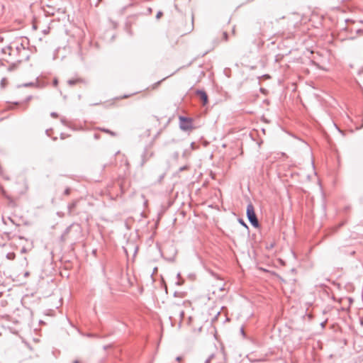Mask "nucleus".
<instances>
[{"instance_id": "nucleus-1", "label": "nucleus", "mask_w": 363, "mask_h": 363, "mask_svg": "<svg viewBox=\"0 0 363 363\" xmlns=\"http://www.w3.org/2000/svg\"><path fill=\"white\" fill-rule=\"evenodd\" d=\"M246 213L247 218L250 224L255 228H258L259 226V223L255 212L254 206L252 203H249L247 205Z\"/></svg>"}, {"instance_id": "nucleus-2", "label": "nucleus", "mask_w": 363, "mask_h": 363, "mask_svg": "<svg viewBox=\"0 0 363 363\" xmlns=\"http://www.w3.org/2000/svg\"><path fill=\"white\" fill-rule=\"evenodd\" d=\"M179 121V128L183 131H190L194 128L191 118L180 116Z\"/></svg>"}, {"instance_id": "nucleus-3", "label": "nucleus", "mask_w": 363, "mask_h": 363, "mask_svg": "<svg viewBox=\"0 0 363 363\" xmlns=\"http://www.w3.org/2000/svg\"><path fill=\"white\" fill-rule=\"evenodd\" d=\"M26 51V48L24 47V45L22 43H20L16 45V55L17 57L16 61L18 62H21L23 60L24 56H23L21 55V53L24 52Z\"/></svg>"}, {"instance_id": "nucleus-4", "label": "nucleus", "mask_w": 363, "mask_h": 363, "mask_svg": "<svg viewBox=\"0 0 363 363\" xmlns=\"http://www.w3.org/2000/svg\"><path fill=\"white\" fill-rule=\"evenodd\" d=\"M196 94L200 97L203 105H206L208 103V96L205 91L198 89L196 90Z\"/></svg>"}, {"instance_id": "nucleus-5", "label": "nucleus", "mask_w": 363, "mask_h": 363, "mask_svg": "<svg viewBox=\"0 0 363 363\" xmlns=\"http://www.w3.org/2000/svg\"><path fill=\"white\" fill-rule=\"evenodd\" d=\"M172 309L174 312H178L180 318V323L182 321L184 316V311L181 309V307L179 304H174L172 306Z\"/></svg>"}, {"instance_id": "nucleus-6", "label": "nucleus", "mask_w": 363, "mask_h": 363, "mask_svg": "<svg viewBox=\"0 0 363 363\" xmlns=\"http://www.w3.org/2000/svg\"><path fill=\"white\" fill-rule=\"evenodd\" d=\"M13 52V48L11 45H9L2 49V52L6 54L8 52L9 55H11Z\"/></svg>"}, {"instance_id": "nucleus-7", "label": "nucleus", "mask_w": 363, "mask_h": 363, "mask_svg": "<svg viewBox=\"0 0 363 363\" xmlns=\"http://www.w3.org/2000/svg\"><path fill=\"white\" fill-rule=\"evenodd\" d=\"M146 155H147V150H145L142 155V161H141V164H140L141 166H143L145 164V162L147 161V158Z\"/></svg>"}, {"instance_id": "nucleus-8", "label": "nucleus", "mask_w": 363, "mask_h": 363, "mask_svg": "<svg viewBox=\"0 0 363 363\" xmlns=\"http://www.w3.org/2000/svg\"><path fill=\"white\" fill-rule=\"evenodd\" d=\"M76 205H77V201H73L72 203L69 204V206H68L69 214H72V212L73 209L76 207Z\"/></svg>"}, {"instance_id": "nucleus-9", "label": "nucleus", "mask_w": 363, "mask_h": 363, "mask_svg": "<svg viewBox=\"0 0 363 363\" xmlns=\"http://www.w3.org/2000/svg\"><path fill=\"white\" fill-rule=\"evenodd\" d=\"M6 257L8 259L13 260L15 259L16 255L13 252H9V253H7Z\"/></svg>"}, {"instance_id": "nucleus-10", "label": "nucleus", "mask_w": 363, "mask_h": 363, "mask_svg": "<svg viewBox=\"0 0 363 363\" xmlns=\"http://www.w3.org/2000/svg\"><path fill=\"white\" fill-rule=\"evenodd\" d=\"M79 81H80V79H69L67 81V83H68L69 85L73 86V85L76 84Z\"/></svg>"}, {"instance_id": "nucleus-11", "label": "nucleus", "mask_w": 363, "mask_h": 363, "mask_svg": "<svg viewBox=\"0 0 363 363\" xmlns=\"http://www.w3.org/2000/svg\"><path fill=\"white\" fill-rule=\"evenodd\" d=\"M101 131L104 132V133H109L110 135H113V136H115L116 135V133L108 130V129H106V128H101L100 129Z\"/></svg>"}, {"instance_id": "nucleus-12", "label": "nucleus", "mask_w": 363, "mask_h": 363, "mask_svg": "<svg viewBox=\"0 0 363 363\" xmlns=\"http://www.w3.org/2000/svg\"><path fill=\"white\" fill-rule=\"evenodd\" d=\"M214 354H211L209 357L205 360L204 363H210L211 359L214 358Z\"/></svg>"}, {"instance_id": "nucleus-13", "label": "nucleus", "mask_w": 363, "mask_h": 363, "mask_svg": "<svg viewBox=\"0 0 363 363\" xmlns=\"http://www.w3.org/2000/svg\"><path fill=\"white\" fill-rule=\"evenodd\" d=\"M238 221L242 226H244L247 230H248V226L242 219L239 218Z\"/></svg>"}, {"instance_id": "nucleus-14", "label": "nucleus", "mask_w": 363, "mask_h": 363, "mask_svg": "<svg viewBox=\"0 0 363 363\" xmlns=\"http://www.w3.org/2000/svg\"><path fill=\"white\" fill-rule=\"evenodd\" d=\"M6 78H3L1 80V86L2 88H4L5 86H6Z\"/></svg>"}, {"instance_id": "nucleus-15", "label": "nucleus", "mask_w": 363, "mask_h": 363, "mask_svg": "<svg viewBox=\"0 0 363 363\" xmlns=\"http://www.w3.org/2000/svg\"><path fill=\"white\" fill-rule=\"evenodd\" d=\"M70 228H71V226H69V227H68V228H66V230H65L64 234L62 235V239H63V238H64V237H65V234L68 233V232H69V230H70Z\"/></svg>"}, {"instance_id": "nucleus-16", "label": "nucleus", "mask_w": 363, "mask_h": 363, "mask_svg": "<svg viewBox=\"0 0 363 363\" xmlns=\"http://www.w3.org/2000/svg\"><path fill=\"white\" fill-rule=\"evenodd\" d=\"M163 15V13L162 11H158L157 15H156V18L157 19H159L160 18V17Z\"/></svg>"}, {"instance_id": "nucleus-17", "label": "nucleus", "mask_w": 363, "mask_h": 363, "mask_svg": "<svg viewBox=\"0 0 363 363\" xmlns=\"http://www.w3.org/2000/svg\"><path fill=\"white\" fill-rule=\"evenodd\" d=\"M70 191L69 188H67L64 191V194L68 196L70 194Z\"/></svg>"}, {"instance_id": "nucleus-18", "label": "nucleus", "mask_w": 363, "mask_h": 363, "mask_svg": "<svg viewBox=\"0 0 363 363\" xmlns=\"http://www.w3.org/2000/svg\"><path fill=\"white\" fill-rule=\"evenodd\" d=\"M223 38L225 40H227L228 38V33L227 32H223Z\"/></svg>"}, {"instance_id": "nucleus-19", "label": "nucleus", "mask_w": 363, "mask_h": 363, "mask_svg": "<svg viewBox=\"0 0 363 363\" xmlns=\"http://www.w3.org/2000/svg\"><path fill=\"white\" fill-rule=\"evenodd\" d=\"M33 85H34V83L30 82V83H26L23 86H25V87H28V86H33Z\"/></svg>"}, {"instance_id": "nucleus-20", "label": "nucleus", "mask_w": 363, "mask_h": 363, "mask_svg": "<svg viewBox=\"0 0 363 363\" xmlns=\"http://www.w3.org/2000/svg\"><path fill=\"white\" fill-rule=\"evenodd\" d=\"M356 33L358 34V35H362L363 34V29H358L356 30Z\"/></svg>"}, {"instance_id": "nucleus-21", "label": "nucleus", "mask_w": 363, "mask_h": 363, "mask_svg": "<svg viewBox=\"0 0 363 363\" xmlns=\"http://www.w3.org/2000/svg\"><path fill=\"white\" fill-rule=\"evenodd\" d=\"M50 116L53 118H57L58 116V114L56 112H52L50 113Z\"/></svg>"}, {"instance_id": "nucleus-22", "label": "nucleus", "mask_w": 363, "mask_h": 363, "mask_svg": "<svg viewBox=\"0 0 363 363\" xmlns=\"http://www.w3.org/2000/svg\"><path fill=\"white\" fill-rule=\"evenodd\" d=\"M53 85L56 86L58 84V80L57 79H54L53 80Z\"/></svg>"}, {"instance_id": "nucleus-23", "label": "nucleus", "mask_w": 363, "mask_h": 363, "mask_svg": "<svg viewBox=\"0 0 363 363\" xmlns=\"http://www.w3.org/2000/svg\"><path fill=\"white\" fill-rule=\"evenodd\" d=\"M14 67H15V65H13L10 66V67L8 68V70H9V71H12V70L14 69Z\"/></svg>"}, {"instance_id": "nucleus-24", "label": "nucleus", "mask_w": 363, "mask_h": 363, "mask_svg": "<svg viewBox=\"0 0 363 363\" xmlns=\"http://www.w3.org/2000/svg\"><path fill=\"white\" fill-rule=\"evenodd\" d=\"M240 333H242V335L243 336H245V331H244L243 328H240Z\"/></svg>"}, {"instance_id": "nucleus-25", "label": "nucleus", "mask_w": 363, "mask_h": 363, "mask_svg": "<svg viewBox=\"0 0 363 363\" xmlns=\"http://www.w3.org/2000/svg\"><path fill=\"white\" fill-rule=\"evenodd\" d=\"M186 168H187L186 166L182 167L179 168V171H183V170L186 169Z\"/></svg>"}, {"instance_id": "nucleus-26", "label": "nucleus", "mask_w": 363, "mask_h": 363, "mask_svg": "<svg viewBox=\"0 0 363 363\" xmlns=\"http://www.w3.org/2000/svg\"><path fill=\"white\" fill-rule=\"evenodd\" d=\"M32 99V96H28L26 99V101H29L30 100H31Z\"/></svg>"}, {"instance_id": "nucleus-27", "label": "nucleus", "mask_w": 363, "mask_h": 363, "mask_svg": "<svg viewBox=\"0 0 363 363\" xmlns=\"http://www.w3.org/2000/svg\"><path fill=\"white\" fill-rule=\"evenodd\" d=\"M94 136L95 139H99V135L97 134V133H95Z\"/></svg>"}, {"instance_id": "nucleus-28", "label": "nucleus", "mask_w": 363, "mask_h": 363, "mask_svg": "<svg viewBox=\"0 0 363 363\" xmlns=\"http://www.w3.org/2000/svg\"><path fill=\"white\" fill-rule=\"evenodd\" d=\"M177 361H180L182 359V357H177L176 358Z\"/></svg>"}, {"instance_id": "nucleus-29", "label": "nucleus", "mask_w": 363, "mask_h": 363, "mask_svg": "<svg viewBox=\"0 0 363 363\" xmlns=\"http://www.w3.org/2000/svg\"><path fill=\"white\" fill-rule=\"evenodd\" d=\"M335 125L336 128L338 130V131L340 133H342V130L340 129H339L335 124Z\"/></svg>"}, {"instance_id": "nucleus-30", "label": "nucleus", "mask_w": 363, "mask_h": 363, "mask_svg": "<svg viewBox=\"0 0 363 363\" xmlns=\"http://www.w3.org/2000/svg\"><path fill=\"white\" fill-rule=\"evenodd\" d=\"M191 147L194 149V143H191Z\"/></svg>"}, {"instance_id": "nucleus-31", "label": "nucleus", "mask_w": 363, "mask_h": 363, "mask_svg": "<svg viewBox=\"0 0 363 363\" xmlns=\"http://www.w3.org/2000/svg\"><path fill=\"white\" fill-rule=\"evenodd\" d=\"M163 177H164V175L160 176V181H161L163 179Z\"/></svg>"}, {"instance_id": "nucleus-32", "label": "nucleus", "mask_w": 363, "mask_h": 363, "mask_svg": "<svg viewBox=\"0 0 363 363\" xmlns=\"http://www.w3.org/2000/svg\"><path fill=\"white\" fill-rule=\"evenodd\" d=\"M178 155H179V154H178V152H175L174 156H175L176 157H178Z\"/></svg>"}, {"instance_id": "nucleus-33", "label": "nucleus", "mask_w": 363, "mask_h": 363, "mask_svg": "<svg viewBox=\"0 0 363 363\" xmlns=\"http://www.w3.org/2000/svg\"><path fill=\"white\" fill-rule=\"evenodd\" d=\"M157 270V268L155 267L154 269H153V273H155V272H156Z\"/></svg>"}, {"instance_id": "nucleus-34", "label": "nucleus", "mask_w": 363, "mask_h": 363, "mask_svg": "<svg viewBox=\"0 0 363 363\" xmlns=\"http://www.w3.org/2000/svg\"><path fill=\"white\" fill-rule=\"evenodd\" d=\"M177 278L179 279V278L180 277V273H178V274H177Z\"/></svg>"}, {"instance_id": "nucleus-35", "label": "nucleus", "mask_w": 363, "mask_h": 363, "mask_svg": "<svg viewBox=\"0 0 363 363\" xmlns=\"http://www.w3.org/2000/svg\"><path fill=\"white\" fill-rule=\"evenodd\" d=\"M360 324L363 325V320H360Z\"/></svg>"}, {"instance_id": "nucleus-36", "label": "nucleus", "mask_w": 363, "mask_h": 363, "mask_svg": "<svg viewBox=\"0 0 363 363\" xmlns=\"http://www.w3.org/2000/svg\"><path fill=\"white\" fill-rule=\"evenodd\" d=\"M359 22L362 24H363V20H359Z\"/></svg>"}, {"instance_id": "nucleus-37", "label": "nucleus", "mask_w": 363, "mask_h": 363, "mask_svg": "<svg viewBox=\"0 0 363 363\" xmlns=\"http://www.w3.org/2000/svg\"><path fill=\"white\" fill-rule=\"evenodd\" d=\"M73 363H79V362L78 360H75V361H74Z\"/></svg>"}, {"instance_id": "nucleus-38", "label": "nucleus", "mask_w": 363, "mask_h": 363, "mask_svg": "<svg viewBox=\"0 0 363 363\" xmlns=\"http://www.w3.org/2000/svg\"><path fill=\"white\" fill-rule=\"evenodd\" d=\"M177 284H178V285H181L182 284L179 282V281H178L177 282Z\"/></svg>"}, {"instance_id": "nucleus-39", "label": "nucleus", "mask_w": 363, "mask_h": 363, "mask_svg": "<svg viewBox=\"0 0 363 363\" xmlns=\"http://www.w3.org/2000/svg\"><path fill=\"white\" fill-rule=\"evenodd\" d=\"M321 325H322V327H324V325H325V323H321Z\"/></svg>"}, {"instance_id": "nucleus-40", "label": "nucleus", "mask_w": 363, "mask_h": 363, "mask_svg": "<svg viewBox=\"0 0 363 363\" xmlns=\"http://www.w3.org/2000/svg\"><path fill=\"white\" fill-rule=\"evenodd\" d=\"M101 0H98V2L96 4V6L98 5L99 2Z\"/></svg>"}, {"instance_id": "nucleus-41", "label": "nucleus", "mask_w": 363, "mask_h": 363, "mask_svg": "<svg viewBox=\"0 0 363 363\" xmlns=\"http://www.w3.org/2000/svg\"><path fill=\"white\" fill-rule=\"evenodd\" d=\"M25 59H26V60H28V56H26V57H25Z\"/></svg>"}, {"instance_id": "nucleus-42", "label": "nucleus", "mask_w": 363, "mask_h": 363, "mask_svg": "<svg viewBox=\"0 0 363 363\" xmlns=\"http://www.w3.org/2000/svg\"><path fill=\"white\" fill-rule=\"evenodd\" d=\"M28 272H26L25 276H28Z\"/></svg>"}, {"instance_id": "nucleus-43", "label": "nucleus", "mask_w": 363, "mask_h": 363, "mask_svg": "<svg viewBox=\"0 0 363 363\" xmlns=\"http://www.w3.org/2000/svg\"><path fill=\"white\" fill-rule=\"evenodd\" d=\"M22 252H26V250L23 248V249L22 250Z\"/></svg>"}, {"instance_id": "nucleus-44", "label": "nucleus", "mask_w": 363, "mask_h": 363, "mask_svg": "<svg viewBox=\"0 0 363 363\" xmlns=\"http://www.w3.org/2000/svg\"><path fill=\"white\" fill-rule=\"evenodd\" d=\"M351 39L354 40V39H355V37H352Z\"/></svg>"}]
</instances>
